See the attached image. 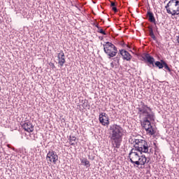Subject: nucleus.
<instances>
[{"label": "nucleus", "mask_w": 179, "mask_h": 179, "mask_svg": "<svg viewBox=\"0 0 179 179\" xmlns=\"http://www.w3.org/2000/svg\"><path fill=\"white\" fill-rule=\"evenodd\" d=\"M176 41H177V43H178L179 44V35L177 36Z\"/></svg>", "instance_id": "473e14b6"}, {"label": "nucleus", "mask_w": 179, "mask_h": 179, "mask_svg": "<svg viewBox=\"0 0 179 179\" xmlns=\"http://www.w3.org/2000/svg\"><path fill=\"white\" fill-rule=\"evenodd\" d=\"M103 51L109 59L113 58L118 53V49L111 42H106V44H103Z\"/></svg>", "instance_id": "20e7f679"}, {"label": "nucleus", "mask_w": 179, "mask_h": 179, "mask_svg": "<svg viewBox=\"0 0 179 179\" xmlns=\"http://www.w3.org/2000/svg\"><path fill=\"white\" fill-rule=\"evenodd\" d=\"M155 30H156V31H157H157H158V30H159V28H157V26L156 24H155Z\"/></svg>", "instance_id": "2f4dec72"}, {"label": "nucleus", "mask_w": 179, "mask_h": 179, "mask_svg": "<svg viewBox=\"0 0 179 179\" xmlns=\"http://www.w3.org/2000/svg\"><path fill=\"white\" fill-rule=\"evenodd\" d=\"M140 156H141V155H139V153H138V151H136V150L131 148V150H130V152L129 153L128 157L129 159V162L132 164H134V167L136 166V162H138Z\"/></svg>", "instance_id": "0eeeda50"}, {"label": "nucleus", "mask_w": 179, "mask_h": 179, "mask_svg": "<svg viewBox=\"0 0 179 179\" xmlns=\"http://www.w3.org/2000/svg\"><path fill=\"white\" fill-rule=\"evenodd\" d=\"M99 122H101V125H103V127H107L108 125H110L108 115H107L106 113H102L99 114Z\"/></svg>", "instance_id": "1a4fd4ad"}, {"label": "nucleus", "mask_w": 179, "mask_h": 179, "mask_svg": "<svg viewBox=\"0 0 179 179\" xmlns=\"http://www.w3.org/2000/svg\"><path fill=\"white\" fill-rule=\"evenodd\" d=\"M80 162L87 169L90 167V162H89L86 158L80 159Z\"/></svg>", "instance_id": "f3484780"}, {"label": "nucleus", "mask_w": 179, "mask_h": 179, "mask_svg": "<svg viewBox=\"0 0 179 179\" xmlns=\"http://www.w3.org/2000/svg\"><path fill=\"white\" fill-rule=\"evenodd\" d=\"M136 166H145L146 163H149V160L145 155L140 154V157H138V160L136 161Z\"/></svg>", "instance_id": "9d476101"}, {"label": "nucleus", "mask_w": 179, "mask_h": 179, "mask_svg": "<svg viewBox=\"0 0 179 179\" xmlns=\"http://www.w3.org/2000/svg\"><path fill=\"white\" fill-rule=\"evenodd\" d=\"M81 103H83V108H86V107H87V104H88L89 101L85 99L84 101L83 100Z\"/></svg>", "instance_id": "6ab92c4d"}, {"label": "nucleus", "mask_w": 179, "mask_h": 179, "mask_svg": "<svg viewBox=\"0 0 179 179\" xmlns=\"http://www.w3.org/2000/svg\"><path fill=\"white\" fill-rule=\"evenodd\" d=\"M95 27H96L98 29V30H100V29H101V27L99 25V24H96L95 25Z\"/></svg>", "instance_id": "c756f323"}, {"label": "nucleus", "mask_w": 179, "mask_h": 179, "mask_svg": "<svg viewBox=\"0 0 179 179\" xmlns=\"http://www.w3.org/2000/svg\"><path fill=\"white\" fill-rule=\"evenodd\" d=\"M1 85H0V92H1Z\"/></svg>", "instance_id": "e433bc0d"}, {"label": "nucleus", "mask_w": 179, "mask_h": 179, "mask_svg": "<svg viewBox=\"0 0 179 179\" xmlns=\"http://www.w3.org/2000/svg\"><path fill=\"white\" fill-rule=\"evenodd\" d=\"M147 16L148 17L149 22L151 23H154V24H157V22H156V18H155V15L152 12L148 10L147 12Z\"/></svg>", "instance_id": "2eb2a0df"}, {"label": "nucleus", "mask_w": 179, "mask_h": 179, "mask_svg": "<svg viewBox=\"0 0 179 179\" xmlns=\"http://www.w3.org/2000/svg\"><path fill=\"white\" fill-rule=\"evenodd\" d=\"M99 40H103V36H99Z\"/></svg>", "instance_id": "72a5a7b5"}, {"label": "nucleus", "mask_w": 179, "mask_h": 179, "mask_svg": "<svg viewBox=\"0 0 179 179\" xmlns=\"http://www.w3.org/2000/svg\"><path fill=\"white\" fill-rule=\"evenodd\" d=\"M133 149L138 152L140 155L149 152V145H148V142L142 139H134L133 141Z\"/></svg>", "instance_id": "7ed1b4c3"}, {"label": "nucleus", "mask_w": 179, "mask_h": 179, "mask_svg": "<svg viewBox=\"0 0 179 179\" xmlns=\"http://www.w3.org/2000/svg\"><path fill=\"white\" fill-rule=\"evenodd\" d=\"M98 33H101V34H103V36H107V33H106V31H104V30H103V29H99L97 31Z\"/></svg>", "instance_id": "aec40b11"}, {"label": "nucleus", "mask_w": 179, "mask_h": 179, "mask_svg": "<svg viewBox=\"0 0 179 179\" xmlns=\"http://www.w3.org/2000/svg\"><path fill=\"white\" fill-rule=\"evenodd\" d=\"M58 58V64L60 66H64V64H65V53H64V50H60L59 53H57Z\"/></svg>", "instance_id": "9b49d317"}, {"label": "nucleus", "mask_w": 179, "mask_h": 179, "mask_svg": "<svg viewBox=\"0 0 179 179\" xmlns=\"http://www.w3.org/2000/svg\"><path fill=\"white\" fill-rule=\"evenodd\" d=\"M175 1V6H178L179 8V1L178 0H174Z\"/></svg>", "instance_id": "bb28decb"}, {"label": "nucleus", "mask_w": 179, "mask_h": 179, "mask_svg": "<svg viewBox=\"0 0 179 179\" xmlns=\"http://www.w3.org/2000/svg\"><path fill=\"white\" fill-rule=\"evenodd\" d=\"M120 45H122V47H127V48H129V50H131V46H129V45L125 44V42H124V41H122L120 43Z\"/></svg>", "instance_id": "412c9836"}, {"label": "nucleus", "mask_w": 179, "mask_h": 179, "mask_svg": "<svg viewBox=\"0 0 179 179\" xmlns=\"http://www.w3.org/2000/svg\"><path fill=\"white\" fill-rule=\"evenodd\" d=\"M145 59H146L147 62H148L150 65H152V66H155H155H157V68H158L159 69H163L164 63L166 62L163 59H161L160 62L157 61L155 62V57H152L149 54H145Z\"/></svg>", "instance_id": "39448f33"}, {"label": "nucleus", "mask_w": 179, "mask_h": 179, "mask_svg": "<svg viewBox=\"0 0 179 179\" xmlns=\"http://www.w3.org/2000/svg\"><path fill=\"white\" fill-rule=\"evenodd\" d=\"M138 114L139 117H144V118H149L150 121L155 120V113L152 112V108L145 104L143 102H141L137 108Z\"/></svg>", "instance_id": "f03ea898"}, {"label": "nucleus", "mask_w": 179, "mask_h": 179, "mask_svg": "<svg viewBox=\"0 0 179 179\" xmlns=\"http://www.w3.org/2000/svg\"><path fill=\"white\" fill-rule=\"evenodd\" d=\"M150 36L151 38H152V40H154V41H156L157 40V38H156V36H155V34H152Z\"/></svg>", "instance_id": "a878e982"}, {"label": "nucleus", "mask_w": 179, "mask_h": 179, "mask_svg": "<svg viewBox=\"0 0 179 179\" xmlns=\"http://www.w3.org/2000/svg\"><path fill=\"white\" fill-rule=\"evenodd\" d=\"M150 36L151 38H152V40H154V41H156L157 40V38H156V36H155V34H152Z\"/></svg>", "instance_id": "393cba45"}, {"label": "nucleus", "mask_w": 179, "mask_h": 179, "mask_svg": "<svg viewBox=\"0 0 179 179\" xmlns=\"http://www.w3.org/2000/svg\"><path fill=\"white\" fill-rule=\"evenodd\" d=\"M120 54L122 55L124 61H131V59H132V55L125 50H120Z\"/></svg>", "instance_id": "4468645a"}, {"label": "nucleus", "mask_w": 179, "mask_h": 179, "mask_svg": "<svg viewBox=\"0 0 179 179\" xmlns=\"http://www.w3.org/2000/svg\"><path fill=\"white\" fill-rule=\"evenodd\" d=\"M69 143L71 146H75V143H73L72 141H69Z\"/></svg>", "instance_id": "7c9ffc66"}, {"label": "nucleus", "mask_w": 179, "mask_h": 179, "mask_svg": "<svg viewBox=\"0 0 179 179\" xmlns=\"http://www.w3.org/2000/svg\"><path fill=\"white\" fill-rule=\"evenodd\" d=\"M129 51H131V52H132V50H129Z\"/></svg>", "instance_id": "58836bf2"}, {"label": "nucleus", "mask_w": 179, "mask_h": 179, "mask_svg": "<svg viewBox=\"0 0 179 179\" xmlns=\"http://www.w3.org/2000/svg\"><path fill=\"white\" fill-rule=\"evenodd\" d=\"M46 160L48 163H54V164H56L57 162H58V155H57L55 151L49 150L46 155Z\"/></svg>", "instance_id": "6e6552de"}, {"label": "nucleus", "mask_w": 179, "mask_h": 179, "mask_svg": "<svg viewBox=\"0 0 179 179\" xmlns=\"http://www.w3.org/2000/svg\"><path fill=\"white\" fill-rule=\"evenodd\" d=\"M123 129L121 126L117 124H112L109 127V138L111 143L112 148H114V150L117 152V149L121 148V143H122V136L124 135Z\"/></svg>", "instance_id": "f257e3e1"}, {"label": "nucleus", "mask_w": 179, "mask_h": 179, "mask_svg": "<svg viewBox=\"0 0 179 179\" xmlns=\"http://www.w3.org/2000/svg\"><path fill=\"white\" fill-rule=\"evenodd\" d=\"M164 68L166 69V71H168V72H171V69L169 66V64H167L166 62L164 63Z\"/></svg>", "instance_id": "a211bd4d"}, {"label": "nucleus", "mask_w": 179, "mask_h": 179, "mask_svg": "<svg viewBox=\"0 0 179 179\" xmlns=\"http://www.w3.org/2000/svg\"><path fill=\"white\" fill-rule=\"evenodd\" d=\"M171 3H173V1H169V3L165 6V8L166 9L170 8V6H171Z\"/></svg>", "instance_id": "4be33fe9"}, {"label": "nucleus", "mask_w": 179, "mask_h": 179, "mask_svg": "<svg viewBox=\"0 0 179 179\" xmlns=\"http://www.w3.org/2000/svg\"><path fill=\"white\" fill-rule=\"evenodd\" d=\"M93 3H96V2H94V1Z\"/></svg>", "instance_id": "4c0bfd02"}, {"label": "nucleus", "mask_w": 179, "mask_h": 179, "mask_svg": "<svg viewBox=\"0 0 179 179\" xmlns=\"http://www.w3.org/2000/svg\"><path fill=\"white\" fill-rule=\"evenodd\" d=\"M167 13L169 15H171L172 16H176L179 15V6L177 7L176 10H173V12H171V10L170 8H166Z\"/></svg>", "instance_id": "dca6fc26"}, {"label": "nucleus", "mask_w": 179, "mask_h": 179, "mask_svg": "<svg viewBox=\"0 0 179 179\" xmlns=\"http://www.w3.org/2000/svg\"><path fill=\"white\" fill-rule=\"evenodd\" d=\"M150 120L149 117H143V121H141V125L146 131L147 134L149 135H155V130L152 127V123H150Z\"/></svg>", "instance_id": "423d86ee"}, {"label": "nucleus", "mask_w": 179, "mask_h": 179, "mask_svg": "<svg viewBox=\"0 0 179 179\" xmlns=\"http://www.w3.org/2000/svg\"><path fill=\"white\" fill-rule=\"evenodd\" d=\"M148 29H149L150 36H151L152 34H154L153 28H152V27H148Z\"/></svg>", "instance_id": "b1692460"}, {"label": "nucleus", "mask_w": 179, "mask_h": 179, "mask_svg": "<svg viewBox=\"0 0 179 179\" xmlns=\"http://www.w3.org/2000/svg\"><path fill=\"white\" fill-rule=\"evenodd\" d=\"M110 6H111L112 8L115 7V3L111 1V3H110Z\"/></svg>", "instance_id": "c85d7f7f"}, {"label": "nucleus", "mask_w": 179, "mask_h": 179, "mask_svg": "<svg viewBox=\"0 0 179 179\" xmlns=\"http://www.w3.org/2000/svg\"><path fill=\"white\" fill-rule=\"evenodd\" d=\"M121 59V56L117 55L113 59V62L110 63V66L113 69H117L120 66V60Z\"/></svg>", "instance_id": "ddd939ff"}, {"label": "nucleus", "mask_w": 179, "mask_h": 179, "mask_svg": "<svg viewBox=\"0 0 179 179\" xmlns=\"http://www.w3.org/2000/svg\"><path fill=\"white\" fill-rule=\"evenodd\" d=\"M76 141V137L75 136H69V142H75Z\"/></svg>", "instance_id": "5701e85b"}, {"label": "nucleus", "mask_w": 179, "mask_h": 179, "mask_svg": "<svg viewBox=\"0 0 179 179\" xmlns=\"http://www.w3.org/2000/svg\"><path fill=\"white\" fill-rule=\"evenodd\" d=\"M171 1H172V2L173 3L175 0H171Z\"/></svg>", "instance_id": "c9c22d12"}, {"label": "nucleus", "mask_w": 179, "mask_h": 179, "mask_svg": "<svg viewBox=\"0 0 179 179\" xmlns=\"http://www.w3.org/2000/svg\"><path fill=\"white\" fill-rule=\"evenodd\" d=\"M167 1H169V0H165L164 3H166L167 2Z\"/></svg>", "instance_id": "f704fd0d"}, {"label": "nucleus", "mask_w": 179, "mask_h": 179, "mask_svg": "<svg viewBox=\"0 0 179 179\" xmlns=\"http://www.w3.org/2000/svg\"><path fill=\"white\" fill-rule=\"evenodd\" d=\"M112 10H114L115 11V13H117V12H118V9L117 8V7H112Z\"/></svg>", "instance_id": "cd10ccee"}, {"label": "nucleus", "mask_w": 179, "mask_h": 179, "mask_svg": "<svg viewBox=\"0 0 179 179\" xmlns=\"http://www.w3.org/2000/svg\"><path fill=\"white\" fill-rule=\"evenodd\" d=\"M23 129L26 131L27 132H33L34 131V126L31 122H25L22 125Z\"/></svg>", "instance_id": "f8f14e48"}]
</instances>
